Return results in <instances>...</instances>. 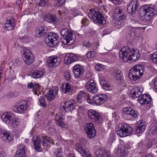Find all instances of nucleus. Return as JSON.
<instances>
[{"label": "nucleus", "mask_w": 157, "mask_h": 157, "mask_svg": "<svg viewBox=\"0 0 157 157\" xmlns=\"http://www.w3.org/2000/svg\"><path fill=\"white\" fill-rule=\"evenodd\" d=\"M119 55L120 58L125 62L128 61L134 62L140 57L138 50L131 48L127 46L123 47L121 49Z\"/></svg>", "instance_id": "obj_1"}, {"label": "nucleus", "mask_w": 157, "mask_h": 157, "mask_svg": "<svg viewBox=\"0 0 157 157\" xmlns=\"http://www.w3.org/2000/svg\"><path fill=\"white\" fill-rule=\"evenodd\" d=\"M41 140L42 145L44 149L49 148L50 143L53 145L55 144V142L51 137L44 136H42L41 139L38 136H34L33 138V144L36 149L39 152H40L42 150L40 147V142Z\"/></svg>", "instance_id": "obj_2"}, {"label": "nucleus", "mask_w": 157, "mask_h": 157, "mask_svg": "<svg viewBox=\"0 0 157 157\" xmlns=\"http://www.w3.org/2000/svg\"><path fill=\"white\" fill-rule=\"evenodd\" d=\"M144 71V67L141 65L134 66L129 71L128 77L131 80L133 81L138 80L143 76Z\"/></svg>", "instance_id": "obj_3"}, {"label": "nucleus", "mask_w": 157, "mask_h": 157, "mask_svg": "<svg viewBox=\"0 0 157 157\" xmlns=\"http://www.w3.org/2000/svg\"><path fill=\"white\" fill-rule=\"evenodd\" d=\"M144 21L147 25H149L152 22V19L157 13V8L152 5H147L143 11Z\"/></svg>", "instance_id": "obj_4"}, {"label": "nucleus", "mask_w": 157, "mask_h": 157, "mask_svg": "<svg viewBox=\"0 0 157 157\" xmlns=\"http://www.w3.org/2000/svg\"><path fill=\"white\" fill-rule=\"evenodd\" d=\"M107 96L104 94H97L93 96L88 95L87 100L88 103L94 105H100L103 104L107 99Z\"/></svg>", "instance_id": "obj_5"}, {"label": "nucleus", "mask_w": 157, "mask_h": 157, "mask_svg": "<svg viewBox=\"0 0 157 157\" xmlns=\"http://www.w3.org/2000/svg\"><path fill=\"white\" fill-rule=\"evenodd\" d=\"M117 135L121 137H125L129 135L133 132L132 127L128 124L122 123L119 124L116 130Z\"/></svg>", "instance_id": "obj_6"}, {"label": "nucleus", "mask_w": 157, "mask_h": 157, "mask_svg": "<svg viewBox=\"0 0 157 157\" xmlns=\"http://www.w3.org/2000/svg\"><path fill=\"white\" fill-rule=\"evenodd\" d=\"M22 58L26 64L29 65L32 63L34 59V56L31 51L28 48H24L21 52Z\"/></svg>", "instance_id": "obj_7"}, {"label": "nucleus", "mask_w": 157, "mask_h": 157, "mask_svg": "<svg viewBox=\"0 0 157 157\" xmlns=\"http://www.w3.org/2000/svg\"><path fill=\"white\" fill-rule=\"evenodd\" d=\"M89 17L91 18L94 22L101 24H105V21L101 13L97 10H90L89 13Z\"/></svg>", "instance_id": "obj_8"}, {"label": "nucleus", "mask_w": 157, "mask_h": 157, "mask_svg": "<svg viewBox=\"0 0 157 157\" xmlns=\"http://www.w3.org/2000/svg\"><path fill=\"white\" fill-rule=\"evenodd\" d=\"M61 34L64 38L63 43L67 45L71 44L72 43H70V41H72L73 39V34L71 30L67 28L63 29L61 30Z\"/></svg>", "instance_id": "obj_9"}, {"label": "nucleus", "mask_w": 157, "mask_h": 157, "mask_svg": "<svg viewBox=\"0 0 157 157\" xmlns=\"http://www.w3.org/2000/svg\"><path fill=\"white\" fill-rule=\"evenodd\" d=\"M88 117L92 121L95 122L97 124L102 123V118L101 115L95 110L90 109L87 112Z\"/></svg>", "instance_id": "obj_10"}, {"label": "nucleus", "mask_w": 157, "mask_h": 157, "mask_svg": "<svg viewBox=\"0 0 157 157\" xmlns=\"http://www.w3.org/2000/svg\"><path fill=\"white\" fill-rule=\"evenodd\" d=\"M61 109L66 112H71L75 107V101L73 100H70L61 103Z\"/></svg>", "instance_id": "obj_11"}, {"label": "nucleus", "mask_w": 157, "mask_h": 157, "mask_svg": "<svg viewBox=\"0 0 157 157\" xmlns=\"http://www.w3.org/2000/svg\"><path fill=\"white\" fill-rule=\"evenodd\" d=\"M58 36L56 34L50 33L45 39V42L48 46L51 47L56 45L58 43Z\"/></svg>", "instance_id": "obj_12"}, {"label": "nucleus", "mask_w": 157, "mask_h": 157, "mask_svg": "<svg viewBox=\"0 0 157 157\" xmlns=\"http://www.w3.org/2000/svg\"><path fill=\"white\" fill-rule=\"evenodd\" d=\"M75 147L83 157H93L92 154L89 150L82 146L80 144H76Z\"/></svg>", "instance_id": "obj_13"}, {"label": "nucleus", "mask_w": 157, "mask_h": 157, "mask_svg": "<svg viewBox=\"0 0 157 157\" xmlns=\"http://www.w3.org/2000/svg\"><path fill=\"white\" fill-rule=\"evenodd\" d=\"M59 88L56 86H52L50 88L46 94L48 100L51 101L54 100L58 94Z\"/></svg>", "instance_id": "obj_14"}, {"label": "nucleus", "mask_w": 157, "mask_h": 157, "mask_svg": "<svg viewBox=\"0 0 157 157\" xmlns=\"http://www.w3.org/2000/svg\"><path fill=\"white\" fill-rule=\"evenodd\" d=\"M60 59L57 56H52L49 57L47 59V64L49 67H56L60 63Z\"/></svg>", "instance_id": "obj_15"}, {"label": "nucleus", "mask_w": 157, "mask_h": 157, "mask_svg": "<svg viewBox=\"0 0 157 157\" xmlns=\"http://www.w3.org/2000/svg\"><path fill=\"white\" fill-rule=\"evenodd\" d=\"M73 71L75 78L78 80L81 79L83 73V69L82 66L78 64L75 65Z\"/></svg>", "instance_id": "obj_16"}, {"label": "nucleus", "mask_w": 157, "mask_h": 157, "mask_svg": "<svg viewBox=\"0 0 157 157\" xmlns=\"http://www.w3.org/2000/svg\"><path fill=\"white\" fill-rule=\"evenodd\" d=\"M27 104L26 101H23L16 104L14 106L13 110L16 113H22L26 110L27 107Z\"/></svg>", "instance_id": "obj_17"}, {"label": "nucleus", "mask_w": 157, "mask_h": 157, "mask_svg": "<svg viewBox=\"0 0 157 157\" xmlns=\"http://www.w3.org/2000/svg\"><path fill=\"white\" fill-rule=\"evenodd\" d=\"M0 138L2 140L9 142L13 139V136L9 132L3 130L0 132Z\"/></svg>", "instance_id": "obj_18"}, {"label": "nucleus", "mask_w": 157, "mask_h": 157, "mask_svg": "<svg viewBox=\"0 0 157 157\" xmlns=\"http://www.w3.org/2000/svg\"><path fill=\"white\" fill-rule=\"evenodd\" d=\"M85 87L88 91L94 93H97L98 91V89L93 79L90 80L86 83Z\"/></svg>", "instance_id": "obj_19"}, {"label": "nucleus", "mask_w": 157, "mask_h": 157, "mask_svg": "<svg viewBox=\"0 0 157 157\" xmlns=\"http://www.w3.org/2000/svg\"><path fill=\"white\" fill-rule=\"evenodd\" d=\"M137 0H132L128 6V12L129 14L135 13L138 9Z\"/></svg>", "instance_id": "obj_20"}, {"label": "nucleus", "mask_w": 157, "mask_h": 157, "mask_svg": "<svg viewBox=\"0 0 157 157\" xmlns=\"http://www.w3.org/2000/svg\"><path fill=\"white\" fill-rule=\"evenodd\" d=\"M86 132L90 138L94 137L96 134V131L94 129V125L92 123L87 124L85 128Z\"/></svg>", "instance_id": "obj_21"}, {"label": "nucleus", "mask_w": 157, "mask_h": 157, "mask_svg": "<svg viewBox=\"0 0 157 157\" xmlns=\"http://www.w3.org/2000/svg\"><path fill=\"white\" fill-rule=\"evenodd\" d=\"M152 99L151 97L148 95L144 94L139 97L138 99V102L141 105H146L151 103Z\"/></svg>", "instance_id": "obj_22"}, {"label": "nucleus", "mask_w": 157, "mask_h": 157, "mask_svg": "<svg viewBox=\"0 0 157 157\" xmlns=\"http://www.w3.org/2000/svg\"><path fill=\"white\" fill-rule=\"evenodd\" d=\"M15 20L11 17H10L6 20V22L3 25L4 28L6 30L10 31L12 30L14 27Z\"/></svg>", "instance_id": "obj_23"}, {"label": "nucleus", "mask_w": 157, "mask_h": 157, "mask_svg": "<svg viewBox=\"0 0 157 157\" xmlns=\"http://www.w3.org/2000/svg\"><path fill=\"white\" fill-rule=\"evenodd\" d=\"M144 90L143 87L141 86L138 87H135L131 89V94L132 97L136 98L140 96Z\"/></svg>", "instance_id": "obj_24"}, {"label": "nucleus", "mask_w": 157, "mask_h": 157, "mask_svg": "<svg viewBox=\"0 0 157 157\" xmlns=\"http://www.w3.org/2000/svg\"><path fill=\"white\" fill-rule=\"evenodd\" d=\"M78 59L76 55L73 53H67L64 59V62L67 64H68L75 62Z\"/></svg>", "instance_id": "obj_25"}, {"label": "nucleus", "mask_w": 157, "mask_h": 157, "mask_svg": "<svg viewBox=\"0 0 157 157\" xmlns=\"http://www.w3.org/2000/svg\"><path fill=\"white\" fill-rule=\"evenodd\" d=\"M100 83L104 89L106 90H111L113 89V87L107 83L105 80L104 77L102 76H99Z\"/></svg>", "instance_id": "obj_26"}, {"label": "nucleus", "mask_w": 157, "mask_h": 157, "mask_svg": "<svg viewBox=\"0 0 157 157\" xmlns=\"http://www.w3.org/2000/svg\"><path fill=\"white\" fill-rule=\"evenodd\" d=\"M14 116L13 114L11 112L4 113L1 116V118L3 121L7 124H9L12 120Z\"/></svg>", "instance_id": "obj_27"}, {"label": "nucleus", "mask_w": 157, "mask_h": 157, "mask_svg": "<svg viewBox=\"0 0 157 157\" xmlns=\"http://www.w3.org/2000/svg\"><path fill=\"white\" fill-rule=\"evenodd\" d=\"M123 111L125 114L129 115L134 118H137L139 116L138 112L130 107L124 108Z\"/></svg>", "instance_id": "obj_28"}, {"label": "nucleus", "mask_w": 157, "mask_h": 157, "mask_svg": "<svg viewBox=\"0 0 157 157\" xmlns=\"http://www.w3.org/2000/svg\"><path fill=\"white\" fill-rule=\"evenodd\" d=\"M26 148L23 144H20L16 152L15 157H25Z\"/></svg>", "instance_id": "obj_29"}, {"label": "nucleus", "mask_w": 157, "mask_h": 157, "mask_svg": "<svg viewBox=\"0 0 157 157\" xmlns=\"http://www.w3.org/2000/svg\"><path fill=\"white\" fill-rule=\"evenodd\" d=\"M146 124L143 121L141 120L138 122V125L136 127L135 132L137 134L142 133L145 130Z\"/></svg>", "instance_id": "obj_30"}, {"label": "nucleus", "mask_w": 157, "mask_h": 157, "mask_svg": "<svg viewBox=\"0 0 157 157\" xmlns=\"http://www.w3.org/2000/svg\"><path fill=\"white\" fill-rule=\"evenodd\" d=\"M44 20L49 23L55 24L57 23V19L56 17L52 14H48L44 17Z\"/></svg>", "instance_id": "obj_31"}, {"label": "nucleus", "mask_w": 157, "mask_h": 157, "mask_svg": "<svg viewBox=\"0 0 157 157\" xmlns=\"http://www.w3.org/2000/svg\"><path fill=\"white\" fill-rule=\"evenodd\" d=\"M55 116V120L56 121V124L61 127L66 128L67 127V125L62 122L64 120L63 116L61 117L59 114H57V113L56 114Z\"/></svg>", "instance_id": "obj_32"}, {"label": "nucleus", "mask_w": 157, "mask_h": 157, "mask_svg": "<svg viewBox=\"0 0 157 157\" xmlns=\"http://www.w3.org/2000/svg\"><path fill=\"white\" fill-rule=\"evenodd\" d=\"M46 26L44 25L40 26L36 29L35 34L36 36L38 37H42L44 36L45 32Z\"/></svg>", "instance_id": "obj_33"}, {"label": "nucleus", "mask_w": 157, "mask_h": 157, "mask_svg": "<svg viewBox=\"0 0 157 157\" xmlns=\"http://www.w3.org/2000/svg\"><path fill=\"white\" fill-rule=\"evenodd\" d=\"M114 78L118 81H121L123 76L121 71L118 69H115L113 72Z\"/></svg>", "instance_id": "obj_34"}, {"label": "nucleus", "mask_w": 157, "mask_h": 157, "mask_svg": "<svg viewBox=\"0 0 157 157\" xmlns=\"http://www.w3.org/2000/svg\"><path fill=\"white\" fill-rule=\"evenodd\" d=\"M44 124V127L45 130L47 132L51 133L55 131V129L53 126L50 125L51 123L48 120H45Z\"/></svg>", "instance_id": "obj_35"}, {"label": "nucleus", "mask_w": 157, "mask_h": 157, "mask_svg": "<svg viewBox=\"0 0 157 157\" xmlns=\"http://www.w3.org/2000/svg\"><path fill=\"white\" fill-rule=\"evenodd\" d=\"M62 91L64 94L70 92L72 90V87L71 85L68 83L63 84L62 87Z\"/></svg>", "instance_id": "obj_36"}, {"label": "nucleus", "mask_w": 157, "mask_h": 157, "mask_svg": "<svg viewBox=\"0 0 157 157\" xmlns=\"http://www.w3.org/2000/svg\"><path fill=\"white\" fill-rule=\"evenodd\" d=\"M86 95V94L83 91H81L78 94L77 96V100L78 101L82 103L85 99V97Z\"/></svg>", "instance_id": "obj_37"}, {"label": "nucleus", "mask_w": 157, "mask_h": 157, "mask_svg": "<svg viewBox=\"0 0 157 157\" xmlns=\"http://www.w3.org/2000/svg\"><path fill=\"white\" fill-rule=\"evenodd\" d=\"M149 133L153 135L157 134V124L156 123L151 125L149 129Z\"/></svg>", "instance_id": "obj_38"}, {"label": "nucleus", "mask_w": 157, "mask_h": 157, "mask_svg": "<svg viewBox=\"0 0 157 157\" xmlns=\"http://www.w3.org/2000/svg\"><path fill=\"white\" fill-rule=\"evenodd\" d=\"M44 75L43 72L37 70L33 71L32 73V77L34 78H39L41 77Z\"/></svg>", "instance_id": "obj_39"}, {"label": "nucleus", "mask_w": 157, "mask_h": 157, "mask_svg": "<svg viewBox=\"0 0 157 157\" xmlns=\"http://www.w3.org/2000/svg\"><path fill=\"white\" fill-rule=\"evenodd\" d=\"M150 59L153 63L157 64V52H155L150 55Z\"/></svg>", "instance_id": "obj_40"}, {"label": "nucleus", "mask_w": 157, "mask_h": 157, "mask_svg": "<svg viewBox=\"0 0 157 157\" xmlns=\"http://www.w3.org/2000/svg\"><path fill=\"white\" fill-rule=\"evenodd\" d=\"M106 152L105 150L100 148L96 151L95 154L97 157H103Z\"/></svg>", "instance_id": "obj_41"}, {"label": "nucleus", "mask_w": 157, "mask_h": 157, "mask_svg": "<svg viewBox=\"0 0 157 157\" xmlns=\"http://www.w3.org/2000/svg\"><path fill=\"white\" fill-rule=\"evenodd\" d=\"M33 90L34 91V93L35 94L38 95L40 92L38 93L40 90V87L38 84L37 83H35L33 86Z\"/></svg>", "instance_id": "obj_42"}, {"label": "nucleus", "mask_w": 157, "mask_h": 157, "mask_svg": "<svg viewBox=\"0 0 157 157\" xmlns=\"http://www.w3.org/2000/svg\"><path fill=\"white\" fill-rule=\"evenodd\" d=\"M106 67L101 64H97L95 66V69L97 71H103L105 68Z\"/></svg>", "instance_id": "obj_43"}, {"label": "nucleus", "mask_w": 157, "mask_h": 157, "mask_svg": "<svg viewBox=\"0 0 157 157\" xmlns=\"http://www.w3.org/2000/svg\"><path fill=\"white\" fill-rule=\"evenodd\" d=\"M96 55V53L94 51H89L87 54V57L88 59H92L95 57Z\"/></svg>", "instance_id": "obj_44"}, {"label": "nucleus", "mask_w": 157, "mask_h": 157, "mask_svg": "<svg viewBox=\"0 0 157 157\" xmlns=\"http://www.w3.org/2000/svg\"><path fill=\"white\" fill-rule=\"evenodd\" d=\"M55 155L56 157H63V153L61 149H57L56 150Z\"/></svg>", "instance_id": "obj_45"}, {"label": "nucleus", "mask_w": 157, "mask_h": 157, "mask_svg": "<svg viewBox=\"0 0 157 157\" xmlns=\"http://www.w3.org/2000/svg\"><path fill=\"white\" fill-rule=\"evenodd\" d=\"M90 21L87 19V18L84 17L82 19L81 23L82 25L81 27L82 28L83 26H85L88 25L90 22Z\"/></svg>", "instance_id": "obj_46"}, {"label": "nucleus", "mask_w": 157, "mask_h": 157, "mask_svg": "<svg viewBox=\"0 0 157 157\" xmlns=\"http://www.w3.org/2000/svg\"><path fill=\"white\" fill-rule=\"evenodd\" d=\"M115 139V136L113 133H111L110 134L108 142L110 144H111L113 142Z\"/></svg>", "instance_id": "obj_47"}, {"label": "nucleus", "mask_w": 157, "mask_h": 157, "mask_svg": "<svg viewBox=\"0 0 157 157\" xmlns=\"http://www.w3.org/2000/svg\"><path fill=\"white\" fill-rule=\"evenodd\" d=\"M71 14L72 15V17H75L78 15L77 11L75 8H73L71 9Z\"/></svg>", "instance_id": "obj_48"}, {"label": "nucleus", "mask_w": 157, "mask_h": 157, "mask_svg": "<svg viewBox=\"0 0 157 157\" xmlns=\"http://www.w3.org/2000/svg\"><path fill=\"white\" fill-rule=\"evenodd\" d=\"M19 60L18 59H17L15 60H13L12 63V66L16 67L20 65Z\"/></svg>", "instance_id": "obj_49"}, {"label": "nucleus", "mask_w": 157, "mask_h": 157, "mask_svg": "<svg viewBox=\"0 0 157 157\" xmlns=\"http://www.w3.org/2000/svg\"><path fill=\"white\" fill-rule=\"evenodd\" d=\"M112 1V2L114 4L117 5H120L122 4L123 2V0H109Z\"/></svg>", "instance_id": "obj_50"}, {"label": "nucleus", "mask_w": 157, "mask_h": 157, "mask_svg": "<svg viewBox=\"0 0 157 157\" xmlns=\"http://www.w3.org/2000/svg\"><path fill=\"white\" fill-rule=\"evenodd\" d=\"M56 4L58 6H61L63 5L65 0H56Z\"/></svg>", "instance_id": "obj_51"}, {"label": "nucleus", "mask_w": 157, "mask_h": 157, "mask_svg": "<svg viewBox=\"0 0 157 157\" xmlns=\"http://www.w3.org/2000/svg\"><path fill=\"white\" fill-rule=\"evenodd\" d=\"M123 20H119L118 21V18L116 20L115 22V24L116 25H121L123 23Z\"/></svg>", "instance_id": "obj_52"}, {"label": "nucleus", "mask_w": 157, "mask_h": 157, "mask_svg": "<svg viewBox=\"0 0 157 157\" xmlns=\"http://www.w3.org/2000/svg\"><path fill=\"white\" fill-rule=\"evenodd\" d=\"M39 5L41 6L45 5L46 3L45 0H39Z\"/></svg>", "instance_id": "obj_53"}, {"label": "nucleus", "mask_w": 157, "mask_h": 157, "mask_svg": "<svg viewBox=\"0 0 157 157\" xmlns=\"http://www.w3.org/2000/svg\"><path fill=\"white\" fill-rule=\"evenodd\" d=\"M65 76L67 80H69L71 78V75L69 72H66L65 74Z\"/></svg>", "instance_id": "obj_54"}, {"label": "nucleus", "mask_w": 157, "mask_h": 157, "mask_svg": "<svg viewBox=\"0 0 157 157\" xmlns=\"http://www.w3.org/2000/svg\"><path fill=\"white\" fill-rule=\"evenodd\" d=\"M126 16L124 15H122L121 16L118 17V21H119L120 20H123V22H124V20Z\"/></svg>", "instance_id": "obj_55"}, {"label": "nucleus", "mask_w": 157, "mask_h": 157, "mask_svg": "<svg viewBox=\"0 0 157 157\" xmlns=\"http://www.w3.org/2000/svg\"><path fill=\"white\" fill-rule=\"evenodd\" d=\"M40 105L43 107H44L45 106V104L44 99L42 98L40 99Z\"/></svg>", "instance_id": "obj_56"}, {"label": "nucleus", "mask_w": 157, "mask_h": 157, "mask_svg": "<svg viewBox=\"0 0 157 157\" xmlns=\"http://www.w3.org/2000/svg\"><path fill=\"white\" fill-rule=\"evenodd\" d=\"M103 157H111V153L109 151H107Z\"/></svg>", "instance_id": "obj_57"}, {"label": "nucleus", "mask_w": 157, "mask_h": 157, "mask_svg": "<svg viewBox=\"0 0 157 157\" xmlns=\"http://www.w3.org/2000/svg\"><path fill=\"white\" fill-rule=\"evenodd\" d=\"M83 45L88 48L90 47L91 46V45L90 44V42L88 41L85 43Z\"/></svg>", "instance_id": "obj_58"}, {"label": "nucleus", "mask_w": 157, "mask_h": 157, "mask_svg": "<svg viewBox=\"0 0 157 157\" xmlns=\"http://www.w3.org/2000/svg\"><path fill=\"white\" fill-rule=\"evenodd\" d=\"M123 151L120 152L119 155V156L120 157H126L127 155L126 154H124Z\"/></svg>", "instance_id": "obj_59"}, {"label": "nucleus", "mask_w": 157, "mask_h": 157, "mask_svg": "<svg viewBox=\"0 0 157 157\" xmlns=\"http://www.w3.org/2000/svg\"><path fill=\"white\" fill-rule=\"evenodd\" d=\"M121 10L118 8H117L116 9L115 11V13L116 14H119L121 13Z\"/></svg>", "instance_id": "obj_60"}, {"label": "nucleus", "mask_w": 157, "mask_h": 157, "mask_svg": "<svg viewBox=\"0 0 157 157\" xmlns=\"http://www.w3.org/2000/svg\"><path fill=\"white\" fill-rule=\"evenodd\" d=\"M33 85L34 84L32 82H31L30 83L28 84L27 85V86L29 88H31L32 87L33 88Z\"/></svg>", "instance_id": "obj_61"}, {"label": "nucleus", "mask_w": 157, "mask_h": 157, "mask_svg": "<svg viewBox=\"0 0 157 157\" xmlns=\"http://www.w3.org/2000/svg\"><path fill=\"white\" fill-rule=\"evenodd\" d=\"M154 86L156 89H157V78H156L154 81Z\"/></svg>", "instance_id": "obj_62"}, {"label": "nucleus", "mask_w": 157, "mask_h": 157, "mask_svg": "<svg viewBox=\"0 0 157 157\" xmlns=\"http://www.w3.org/2000/svg\"><path fill=\"white\" fill-rule=\"evenodd\" d=\"M67 119L68 121H71L72 120V117L71 116H69L67 117Z\"/></svg>", "instance_id": "obj_63"}, {"label": "nucleus", "mask_w": 157, "mask_h": 157, "mask_svg": "<svg viewBox=\"0 0 157 157\" xmlns=\"http://www.w3.org/2000/svg\"><path fill=\"white\" fill-rule=\"evenodd\" d=\"M98 4L99 6L101 7H103L104 6V5L102 4V2L101 1H99Z\"/></svg>", "instance_id": "obj_64"}]
</instances>
